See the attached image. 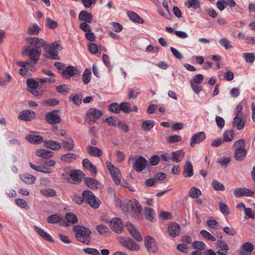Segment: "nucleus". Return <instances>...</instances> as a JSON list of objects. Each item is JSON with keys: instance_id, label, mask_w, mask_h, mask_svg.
I'll list each match as a JSON object with an SVG mask.
<instances>
[{"instance_id": "1", "label": "nucleus", "mask_w": 255, "mask_h": 255, "mask_svg": "<svg viewBox=\"0 0 255 255\" xmlns=\"http://www.w3.org/2000/svg\"><path fill=\"white\" fill-rule=\"evenodd\" d=\"M76 239L86 244L89 245L91 241L90 230L82 226H76L73 227Z\"/></svg>"}, {"instance_id": "2", "label": "nucleus", "mask_w": 255, "mask_h": 255, "mask_svg": "<svg viewBox=\"0 0 255 255\" xmlns=\"http://www.w3.org/2000/svg\"><path fill=\"white\" fill-rule=\"evenodd\" d=\"M242 106L238 105L236 107V116L234 119L232 125L233 128H236L238 130L242 129L245 125L246 120L243 116Z\"/></svg>"}, {"instance_id": "3", "label": "nucleus", "mask_w": 255, "mask_h": 255, "mask_svg": "<svg viewBox=\"0 0 255 255\" xmlns=\"http://www.w3.org/2000/svg\"><path fill=\"white\" fill-rule=\"evenodd\" d=\"M131 160H134L135 162L132 165V168L136 172H141L146 167L147 163V160L142 156L131 155L128 158V162Z\"/></svg>"}, {"instance_id": "4", "label": "nucleus", "mask_w": 255, "mask_h": 255, "mask_svg": "<svg viewBox=\"0 0 255 255\" xmlns=\"http://www.w3.org/2000/svg\"><path fill=\"white\" fill-rule=\"evenodd\" d=\"M45 51L50 55V58L52 59H59L58 51L62 49L58 41H54L52 44L48 45L46 42V45L43 46Z\"/></svg>"}, {"instance_id": "5", "label": "nucleus", "mask_w": 255, "mask_h": 255, "mask_svg": "<svg viewBox=\"0 0 255 255\" xmlns=\"http://www.w3.org/2000/svg\"><path fill=\"white\" fill-rule=\"evenodd\" d=\"M123 210L129 213H140L142 207L136 200H129L122 206Z\"/></svg>"}, {"instance_id": "6", "label": "nucleus", "mask_w": 255, "mask_h": 255, "mask_svg": "<svg viewBox=\"0 0 255 255\" xmlns=\"http://www.w3.org/2000/svg\"><path fill=\"white\" fill-rule=\"evenodd\" d=\"M41 52V50L39 46H36L31 49L26 47L22 52V55L29 56L30 59L32 60V64L34 65L39 60Z\"/></svg>"}, {"instance_id": "7", "label": "nucleus", "mask_w": 255, "mask_h": 255, "mask_svg": "<svg viewBox=\"0 0 255 255\" xmlns=\"http://www.w3.org/2000/svg\"><path fill=\"white\" fill-rule=\"evenodd\" d=\"M84 200L94 208H97L100 204V200L90 190H85L82 193Z\"/></svg>"}, {"instance_id": "8", "label": "nucleus", "mask_w": 255, "mask_h": 255, "mask_svg": "<svg viewBox=\"0 0 255 255\" xmlns=\"http://www.w3.org/2000/svg\"><path fill=\"white\" fill-rule=\"evenodd\" d=\"M106 164L115 183L116 185H119L121 183L120 170L110 162H107Z\"/></svg>"}, {"instance_id": "9", "label": "nucleus", "mask_w": 255, "mask_h": 255, "mask_svg": "<svg viewBox=\"0 0 255 255\" xmlns=\"http://www.w3.org/2000/svg\"><path fill=\"white\" fill-rule=\"evenodd\" d=\"M103 115L102 111L96 108H90L86 112V119L92 123H96Z\"/></svg>"}, {"instance_id": "10", "label": "nucleus", "mask_w": 255, "mask_h": 255, "mask_svg": "<svg viewBox=\"0 0 255 255\" xmlns=\"http://www.w3.org/2000/svg\"><path fill=\"white\" fill-rule=\"evenodd\" d=\"M119 242L124 247L130 251L135 252L139 249L138 245L129 238L121 237L119 239Z\"/></svg>"}, {"instance_id": "11", "label": "nucleus", "mask_w": 255, "mask_h": 255, "mask_svg": "<svg viewBox=\"0 0 255 255\" xmlns=\"http://www.w3.org/2000/svg\"><path fill=\"white\" fill-rule=\"evenodd\" d=\"M126 227L130 235L137 242H142L143 239L137 228L130 222H127Z\"/></svg>"}, {"instance_id": "12", "label": "nucleus", "mask_w": 255, "mask_h": 255, "mask_svg": "<svg viewBox=\"0 0 255 255\" xmlns=\"http://www.w3.org/2000/svg\"><path fill=\"white\" fill-rule=\"evenodd\" d=\"M110 227L112 230L118 234L122 233L124 231V226L121 219L113 218L110 221Z\"/></svg>"}, {"instance_id": "13", "label": "nucleus", "mask_w": 255, "mask_h": 255, "mask_svg": "<svg viewBox=\"0 0 255 255\" xmlns=\"http://www.w3.org/2000/svg\"><path fill=\"white\" fill-rule=\"evenodd\" d=\"M255 194V191L246 188H238L234 191V195L237 198L243 196L252 197Z\"/></svg>"}, {"instance_id": "14", "label": "nucleus", "mask_w": 255, "mask_h": 255, "mask_svg": "<svg viewBox=\"0 0 255 255\" xmlns=\"http://www.w3.org/2000/svg\"><path fill=\"white\" fill-rule=\"evenodd\" d=\"M145 247L149 253H155L157 251L156 243L150 236H147L144 240Z\"/></svg>"}, {"instance_id": "15", "label": "nucleus", "mask_w": 255, "mask_h": 255, "mask_svg": "<svg viewBox=\"0 0 255 255\" xmlns=\"http://www.w3.org/2000/svg\"><path fill=\"white\" fill-rule=\"evenodd\" d=\"M180 226L174 222H171L169 224L168 227V232L169 235L172 237L178 236L180 234Z\"/></svg>"}, {"instance_id": "16", "label": "nucleus", "mask_w": 255, "mask_h": 255, "mask_svg": "<svg viewBox=\"0 0 255 255\" xmlns=\"http://www.w3.org/2000/svg\"><path fill=\"white\" fill-rule=\"evenodd\" d=\"M216 246L219 250L217 254L220 255H229L227 251L229 250V248L227 244L223 241L218 240L216 242Z\"/></svg>"}, {"instance_id": "17", "label": "nucleus", "mask_w": 255, "mask_h": 255, "mask_svg": "<svg viewBox=\"0 0 255 255\" xmlns=\"http://www.w3.org/2000/svg\"><path fill=\"white\" fill-rule=\"evenodd\" d=\"M70 176L73 184H79L84 177V173L80 170H74L71 171Z\"/></svg>"}, {"instance_id": "18", "label": "nucleus", "mask_w": 255, "mask_h": 255, "mask_svg": "<svg viewBox=\"0 0 255 255\" xmlns=\"http://www.w3.org/2000/svg\"><path fill=\"white\" fill-rule=\"evenodd\" d=\"M206 138V134L204 132H199L192 136L190 140V145L193 147L195 144L200 143Z\"/></svg>"}, {"instance_id": "19", "label": "nucleus", "mask_w": 255, "mask_h": 255, "mask_svg": "<svg viewBox=\"0 0 255 255\" xmlns=\"http://www.w3.org/2000/svg\"><path fill=\"white\" fill-rule=\"evenodd\" d=\"M34 112L27 110L21 112L18 116V118L21 120L30 121L34 118Z\"/></svg>"}, {"instance_id": "20", "label": "nucleus", "mask_w": 255, "mask_h": 255, "mask_svg": "<svg viewBox=\"0 0 255 255\" xmlns=\"http://www.w3.org/2000/svg\"><path fill=\"white\" fill-rule=\"evenodd\" d=\"M45 118L47 123L51 125L59 124L61 121V118L53 112L47 113Z\"/></svg>"}, {"instance_id": "21", "label": "nucleus", "mask_w": 255, "mask_h": 255, "mask_svg": "<svg viewBox=\"0 0 255 255\" xmlns=\"http://www.w3.org/2000/svg\"><path fill=\"white\" fill-rule=\"evenodd\" d=\"M47 221L51 224L59 223L60 225L62 226H68V224L66 223L64 220H62V218L57 214L49 216L47 219Z\"/></svg>"}, {"instance_id": "22", "label": "nucleus", "mask_w": 255, "mask_h": 255, "mask_svg": "<svg viewBox=\"0 0 255 255\" xmlns=\"http://www.w3.org/2000/svg\"><path fill=\"white\" fill-rule=\"evenodd\" d=\"M76 69L72 66H68L62 71L61 74L63 78L69 79L75 74Z\"/></svg>"}, {"instance_id": "23", "label": "nucleus", "mask_w": 255, "mask_h": 255, "mask_svg": "<svg viewBox=\"0 0 255 255\" xmlns=\"http://www.w3.org/2000/svg\"><path fill=\"white\" fill-rule=\"evenodd\" d=\"M43 143L45 147L53 150H57L61 148V142L57 141L44 140Z\"/></svg>"}, {"instance_id": "24", "label": "nucleus", "mask_w": 255, "mask_h": 255, "mask_svg": "<svg viewBox=\"0 0 255 255\" xmlns=\"http://www.w3.org/2000/svg\"><path fill=\"white\" fill-rule=\"evenodd\" d=\"M193 175V169L192 163L187 161L183 167V175L184 177H191Z\"/></svg>"}, {"instance_id": "25", "label": "nucleus", "mask_w": 255, "mask_h": 255, "mask_svg": "<svg viewBox=\"0 0 255 255\" xmlns=\"http://www.w3.org/2000/svg\"><path fill=\"white\" fill-rule=\"evenodd\" d=\"M84 182L86 185L92 189H97L100 186V183L98 181L90 177L85 178Z\"/></svg>"}, {"instance_id": "26", "label": "nucleus", "mask_w": 255, "mask_h": 255, "mask_svg": "<svg viewBox=\"0 0 255 255\" xmlns=\"http://www.w3.org/2000/svg\"><path fill=\"white\" fill-rule=\"evenodd\" d=\"M61 147L67 151H72L74 148V141L71 137L62 140Z\"/></svg>"}, {"instance_id": "27", "label": "nucleus", "mask_w": 255, "mask_h": 255, "mask_svg": "<svg viewBox=\"0 0 255 255\" xmlns=\"http://www.w3.org/2000/svg\"><path fill=\"white\" fill-rule=\"evenodd\" d=\"M253 250L254 246L252 243L250 242L245 243L242 246L241 255H251Z\"/></svg>"}, {"instance_id": "28", "label": "nucleus", "mask_w": 255, "mask_h": 255, "mask_svg": "<svg viewBox=\"0 0 255 255\" xmlns=\"http://www.w3.org/2000/svg\"><path fill=\"white\" fill-rule=\"evenodd\" d=\"M86 150L89 154L94 157H99L102 154V151L100 148L92 145L88 146Z\"/></svg>"}, {"instance_id": "29", "label": "nucleus", "mask_w": 255, "mask_h": 255, "mask_svg": "<svg viewBox=\"0 0 255 255\" xmlns=\"http://www.w3.org/2000/svg\"><path fill=\"white\" fill-rule=\"evenodd\" d=\"M83 165L85 168L89 170L92 174H96L97 170L95 166H94L89 159L87 158L83 160Z\"/></svg>"}, {"instance_id": "30", "label": "nucleus", "mask_w": 255, "mask_h": 255, "mask_svg": "<svg viewBox=\"0 0 255 255\" xmlns=\"http://www.w3.org/2000/svg\"><path fill=\"white\" fill-rule=\"evenodd\" d=\"M172 161L179 162L182 160L184 156V152L181 149L173 151L171 152Z\"/></svg>"}, {"instance_id": "31", "label": "nucleus", "mask_w": 255, "mask_h": 255, "mask_svg": "<svg viewBox=\"0 0 255 255\" xmlns=\"http://www.w3.org/2000/svg\"><path fill=\"white\" fill-rule=\"evenodd\" d=\"M247 149H235L234 158L236 160L242 161L246 157Z\"/></svg>"}, {"instance_id": "32", "label": "nucleus", "mask_w": 255, "mask_h": 255, "mask_svg": "<svg viewBox=\"0 0 255 255\" xmlns=\"http://www.w3.org/2000/svg\"><path fill=\"white\" fill-rule=\"evenodd\" d=\"M26 40L32 45H39V46H40L43 47L46 45V41L38 37H28L26 39Z\"/></svg>"}, {"instance_id": "33", "label": "nucleus", "mask_w": 255, "mask_h": 255, "mask_svg": "<svg viewBox=\"0 0 255 255\" xmlns=\"http://www.w3.org/2000/svg\"><path fill=\"white\" fill-rule=\"evenodd\" d=\"M20 179L27 184H34L36 181V177L29 174H25L20 176Z\"/></svg>"}, {"instance_id": "34", "label": "nucleus", "mask_w": 255, "mask_h": 255, "mask_svg": "<svg viewBox=\"0 0 255 255\" xmlns=\"http://www.w3.org/2000/svg\"><path fill=\"white\" fill-rule=\"evenodd\" d=\"M26 139L30 143L39 144L43 141V137L40 135L29 134L26 136Z\"/></svg>"}, {"instance_id": "35", "label": "nucleus", "mask_w": 255, "mask_h": 255, "mask_svg": "<svg viewBox=\"0 0 255 255\" xmlns=\"http://www.w3.org/2000/svg\"><path fill=\"white\" fill-rule=\"evenodd\" d=\"M79 19L80 20H84L86 22L91 23L93 20V16L90 13L83 10L79 15Z\"/></svg>"}, {"instance_id": "36", "label": "nucleus", "mask_w": 255, "mask_h": 255, "mask_svg": "<svg viewBox=\"0 0 255 255\" xmlns=\"http://www.w3.org/2000/svg\"><path fill=\"white\" fill-rule=\"evenodd\" d=\"M34 228L36 230V231L38 233V234L44 240L52 242V237L49 235L48 233H46L43 229L38 227L37 226L34 225L33 226Z\"/></svg>"}, {"instance_id": "37", "label": "nucleus", "mask_w": 255, "mask_h": 255, "mask_svg": "<svg viewBox=\"0 0 255 255\" xmlns=\"http://www.w3.org/2000/svg\"><path fill=\"white\" fill-rule=\"evenodd\" d=\"M235 136V133L233 130H226L223 134V140L224 141L230 142L233 140Z\"/></svg>"}, {"instance_id": "38", "label": "nucleus", "mask_w": 255, "mask_h": 255, "mask_svg": "<svg viewBox=\"0 0 255 255\" xmlns=\"http://www.w3.org/2000/svg\"><path fill=\"white\" fill-rule=\"evenodd\" d=\"M40 29V27L37 24L34 23L28 26L27 29V33L29 35H37L39 33Z\"/></svg>"}, {"instance_id": "39", "label": "nucleus", "mask_w": 255, "mask_h": 255, "mask_svg": "<svg viewBox=\"0 0 255 255\" xmlns=\"http://www.w3.org/2000/svg\"><path fill=\"white\" fill-rule=\"evenodd\" d=\"M35 154L37 156L42 157L43 158H48L52 157L53 155V152L45 149H40L35 151Z\"/></svg>"}, {"instance_id": "40", "label": "nucleus", "mask_w": 255, "mask_h": 255, "mask_svg": "<svg viewBox=\"0 0 255 255\" xmlns=\"http://www.w3.org/2000/svg\"><path fill=\"white\" fill-rule=\"evenodd\" d=\"M128 15L129 18L133 22H137L138 23H143V20L135 12L129 11L128 12Z\"/></svg>"}, {"instance_id": "41", "label": "nucleus", "mask_w": 255, "mask_h": 255, "mask_svg": "<svg viewBox=\"0 0 255 255\" xmlns=\"http://www.w3.org/2000/svg\"><path fill=\"white\" fill-rule=\"evenodd\" d=\"M77 157V155L73 153L69 152L62 155L61 156V159L66 162H71L75 160Z\"/></svg>"}, {"instance_id": "42", "label": "nucleus", "mask_w": 255, "mask_h": 255, "mask_svg": "<svg viewBox=\"0 0 255 255\" xmlns=\"http://www.w3.org/2000/svg\"><path fill=\"white\" fill-rule=\"evenodd\" d=\"M140 93V90L139 88L134 87L130 89L128 93V99H135Z\"/></svg>"}, {"instance_id": "43", "label": "nucleus", "mask_w": 255, "mask_h": 255, "mask_svg": "<svg viewBox=\"0 0 255 255\" xmlns=\"http://www.w3.org/2000/svg\"><path fill=\"white\" fill-rule=\"evenodd\" d=\"M65 218L66 220L65 222L68 224V226L69 225L70 223L75 224L78 222L77 216L73 213H67L65 214Z\"/></svg>"}, {"instance_id": "44", "label": "nucleus", "mask_w": 255, "mask_h": 255, "mask_svg": "<svg viewBox=\"0 0 255 255\" xmlns=\"http://www.w3.org/2000/svg\"><path fill=\"white\" fill-rule=\"evenodd\" d=\"M233 147L235 149H247L246 148V140L244 138L239 139L234 142Z\"/></svg>"}, {"instance_id": "45", "label": "nucleus", "mask_w": 255, "mask_h": 255, "mask_svg": "<svg viewBox=\"0 0 255 255\" xmlns=\"http://www.w3.org/2000/svg\"><path fill=\"white\" fill-rule=\"evenodd\" d=\"M154 126V122L152 120H146L142 122L141 128L144 131L150 130Z\"/></svg>"}, {"instance_id": "46", "label": "nucleus", "mask_w": 255, "mask_h": 255, "mask_svg": "<svg viewBox=\"0 0 255 255\" xmlns=\"http://www.w3.org/2000/svg\"><path fill=\"white\" fill-rule=\"evenodd\" d=\"M91 71L90 69H86L82 75V80L84 84H88L91 81Z\"/></svg>"}, {"instance_id": "47", "label": "nucleus", "mask_w": 255, "mask_h": 255, "mask_svg": "<svg viewBox=\"0 0 255 255\" xmlns=\"http://www.w3.org/2000/svg\"><path fill=\"white\" fill-rule=\"evenodd\" d=\"M219 206L220 211L224 215L226 216L230 214V209L226 204L220 201L219 203Z\"/></svg>"}, {"instance_id": "48", "label": "nucleus", "mask_w": 255, "mask_h": 255, "mask_svg": "<svg viewBox=\"0 0 255 255\" xmlns=\"http://www.w3.org/2000/svg\"><path fill=\"white\" fill-rule=\"evenodd\" d=\"M144 213L145 218L150 221H152L155 214L153 210L149 207H145Z\"/></svg>"}, {"instance_id": "49", "label": "nucleus", "mask_w": 255, "mask_h": 255, "mask_svg": "<svg viewBox=\"0 0 255 255\" xmlns=\"http://www.w3.org/2000/svg\"><path fill=\"white\" fill-rule=\"evenodd\" d=\"M201 195V191L197 187H192L189 192V196L192 198H197Z\"/></svg>"}, {"instance_id": "50", "label": "nucleus", "mask_w": 255, "mask_h": 255, "mask_svg": "<svg viewBox=\"0 0 255 255\" xmlns=\"http://www.w3.org/2000/svg\"><path fill=\"white\" fill-rule=\"evenodd\" d=\"M212 185L214 189L216 191H223L225 189L224 185L217 180L214 179L212 181Z\"/></svg>"}, {"instance_id": "51", "label": "nucleus", "mask_w": 255, "mask_h": 255, "mask_svg": "<svg viewBox=\"0 0 255 255\" xmlns=\"http://www.w3.org/2000/svg\"><path fill=\"white\" fill-rule=\"evenodd\" d=\"M105 122L107 123L109 126H112L114 127L119 126L121 124V121H116L112 117H109L105 119Z\"/></svg>"}, {"instance_id": "52", "label": "nucleus", "mask_w": 255, "mask_h": 255, "mask_svg": "<svg viewBox=\"0 0 255 255\" xmlns=\"http://www.w3.org/2000/svg\"><path fill=\"white\" fill-rule=\"evenodd\" d=\"M16 64L21 68L24 69L26 70H32L33 68L32 64L29 61H27L26 62H21L20 61H18L16 62Z\"/></svg>"}, {"instance_id": "53", "label": "nucleus", "mask_w": 255, "mask_h": 255, "mask_svg": "<svg viewBox=\"0 0 255 255\" xmlns=\"http://www.w3.org/2000/svg\"><path fill=\"white\" fill-rule=\"evenodd\" d=\"M40 193L47 197L54 196L56 195V191L51 188H46L41 189Z\"/></svg>"}, {"instance_id": "54", "label": "nucleus", "mask_w": 255, "mask_h": 255, "mask_svg": "<svg viewBox=\"0 0 255 255\" xmlns=\"http://www.w3.org/2000/svg\"><path fill=\"white\" fill-rule=\"evenodd\" d=\"M120 111H122L123 112L126 113H128L131 112L132 110L130 107L129 103L127 102H123L120 104Z\"/></svg>"}, {"instance_id": "55", "label": "nucleus", "mask_w": 255, "mask_h": 255, "mask_svg": "<svg viewBox=\"0 0 255 255\" xmlns=\"http://www.w3.org/2000/svg\"><path fill=\"white\" fill-rule=\"evenodd\" d=\"M219 42L220 44L224 47L226 50L233 48L230 41L226 38H221Z\"/></svg>"}, {"instance_id": "56", "label": "nucleus", "mask_w": 255, "mask_h": 255, "mask_svg": "<svg viewBox=\"0 0 255 255\" xmlns=\"http://www.w3.org/2000/svg\"><path fill=\"white\" fill-rule=\"evenodd\" d=\"M243 56L246 61L248 63H252L255 60V54L254 53H244Z\"/></svg>"}, {"instance_id": "57", "label": "nucleus", "mask_w": 255, "mask_h": 255, "mask_svg": "<svg viewBox=\"0 0 255 255\" xmlns=\"http://www.w3.org/2000/svg\"><path fill=\"white\" fill-rule=\"evenodd\" d=\"M200 5L199 0H188L186 2V6L188 8L192 7L194 9H197Z\"/></svg>"}, {"instance_id": "58", "label": "nucleus", "mask_w": 255, "mask_h": 255, "mask_svg": "<svg viewBox=\"0 0 255 255\" xmlns=\"http://www.w3.org/2000/svg\"><path fill=\"white\" fill-rule=\"evenodd\" d=\"M200 234L207 240L214 242L216 241V238L212 235L209 232L203 230L200 231Z\"/></svg>"}, {"instance_id": "59", "label": "nucleus", "mask_w": 255, "mask_h": 255, "mask_svg": "<svg viewBox=\"0 0 255 255\" xmlns=\"http://www.w3.org/2000/svg\"><path fill=\"white\" fill-rule=\"evenodd\" d=\"M69 99L77 105H79L82 103V96L79 94L71 95Z\"/></svg>"}, {"instance_id": "60", "label": "nucleus", "mask_w": 255, "mask_h": 255, "mask_svg": "<svg viewBox=\"0 0 255 255\" xmlns=\"http://www.w3.org/2000/svg\"><path fill=\"white\" fill-rule=\"evenodd\" d=\"M231 159L229 157H219L217 159V162L222 166H226L230 162Z\"/></svg>"}, {"instance_id": "61", "label": "nucleus", "mask_w": 255, "mask_h": 255, "mask_svg": "<svg viewBox=\"0 0 255 255\" xmlns=\"http://www.w3.org/2000/svg\"><path fill=\"white\" fill-rule=\"evenodd\" d=\"M109 110L110 112L116 114H119L121 112L120 105L119 106L117 103H114L110 104L109 106Z\"/></svg>"}, {"instance_id": "62", "label": "nucleus", "mask_w": 255, "mask_h": 255, "mask_svg": "<svg viewBox=\"0 0 255 255\" xmlns=\"http://www.w3.org/2000/svg\"><path fill=\"white\" fill-rule=\"evenodd\" d=\"M192 247L194 249L202 251L206 248L205 244L200 241H196L193 243Z\"/></svg>"}, {"instance_id": "63", "label": "nucleus", "mask_w": 255, "mask_h": 255, "mask_svg": "<svg viewBox=\"0 0 255 255\" xmlns=\"http://www.w3.org/2000/svg\"><path fill=\"white\" fill-rule=\"evenodd\" d=\"M29 90L33 89L38 87V83L33 79H28L26 81Z\"/></svg>"}, {"instance_id": "64", "label": "nucleus", "mask_w": 255, "mask_h": 255, "mask_svg": "<svg viewBox=\"0 0 255 255\" xmlns=\"http://www.w3.org/2000/svg\"><path fill=\"white\" fill-rule=\"evenodd\" d=\"M46 25L50 29H54L58 26V23L56 21L51 19L50 18H47L45 21Z\"/></svg>"}]
</instances>
